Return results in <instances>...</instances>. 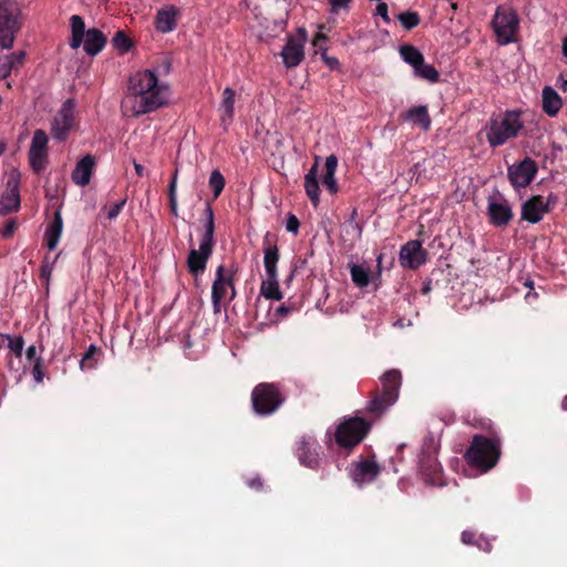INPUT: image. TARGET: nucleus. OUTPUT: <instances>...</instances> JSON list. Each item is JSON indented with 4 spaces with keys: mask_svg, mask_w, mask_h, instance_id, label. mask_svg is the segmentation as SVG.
I'll use <instances>...</instances> for the list:
<instances>
[{
    "mask_svg": "<svg viewBox=\"0 0 567 567\" xmlns=\"http://www.w3.org/2000/svg\"><path fill=\"white\" fill-rule=\"evenodd\" d=\"M169 85L161 81L155 72L143 70L130 78V85L122 101V110L126 115L140 116L163 107L171 100Z\"/></svg>",
    "mask_w": 567,
    "mask_h": 567,
    "instance_id": "nucleus-1",
    "label": "nucleus"
},
{
    "mask_svg": "<svg viewBox=\"0 0 567 567\" xmlns=\"http://www.w3.org/2000/svg\"><path fill=\"white\" fill-rule=\"evenodd\" d=\"M522 128L520 114L516 111H509L492 117L484 126L483 132L488 144L492 147H497L516 137Z\"/></svg>",
    "mask_w": 567,
    "mask_h": 567,
    "instance_id": "nucleus-2",
    "label": "nucleus"
},
{
    "mask_svg": "<svg viewBox=\"0 0 567 567\" xmlns=\"http://www.w3.org/2000/svg\"><path fill=\"white\" fill-rule=\"evenodd\" d=\"M206 216L207 220L205 223L203 234L199 238V246L198 248H192L187 258L188 269L195 276L204 272L207 260L212 256L213 247L215 244L214 213L209 206L206 208Z\"/></svg>",
    "mask_w": 567,
    "mask_h": 567,
    "instance_id": "nucleus-3",
    "label": "nucleus"
},
{
    "mask_svg": "<svg viewBox=\"0 0 567 567\" xmlns=\"http://www.w3.org/2000/svg\"><path fill=\"white\" fill-rule=\"evenodd\" d=\"M22 13L19 4L7 0L0 3V48L9 50L21 28Z\"/></svg>",
    "mask_w": 567,
    "mask_h": 567,
    "instance_id": "nucleus-4",
    "label": "nucleus"
},
{
    "mask_svg": "<svg viewBox=\"0 0 567 567\" xmlns=\"http://www.w3.org/2000/svg\"><path fill=\"white\" fill-rule=\"evenodd\" d=\"M499 456V446L496 441L484 436H475L465 457L472 465L486 472L495 466Z\"/></svg>",
    "mask_w": 567,
    "mask_h": 567,
    "instance_id": "nucleus-5",
    "label": "nucleus"
},
{
    "mask_svg": "<svg viewBox=\"0 0 567 567\" xmlns=\"http://www.w3.org/2000/svg\"><path fill=\"white\" fill-rule=\"evenodd\" d=\"M492 28L499 45H507L516 41L519 30V18L515 10L507 6L496 8L492 20Z\"/></svg>",
    "mask_w": 567,
    "mask_h": 567,
    "instance_id": "nucleus-6",
    "label": "nucleus"
},
{
    "mask_svg": "<svg viewBox=\"0 0 567 567\" xmlns=\"http://www.w3.org/2000/svg\"><path fill=\"white\" fill-rule=\"evenodd\" d=\"M381 382L383 388L382 395L370 403V410L375 413H382L396 401L401 384V374L396 370L388 371L382 375Z\"/></svg>",
    "mask_w": 567,
    "mask_h": 567,
    "instance_id": "nucleus-7",
    "label": "nucleus"
},
{
    "mask_svg": "<svg viewBox=\"0 0 567 567\" xmlns=\"http://www.w3.org/2000/svg\"><path fill=\"white\" fill-rule=\"evenodd\" d=\"M251 402L256 413L267 415L275 412L282 400L272 384H259L252 391Z\"/></svg>",
    "mask_w": 567,
    "mask_h": 567,
    "instance_id": "nucleus-8",
    "label": "nucleus"
},
{
    "mask_svg": "<svg viewBox=\"0 0 567 567\" xmlns=\"http://www.w3.org/2000/svg\"><path fill=\"white\" fill-rule=\"evenodd\" d=\"M368 429V424L362 419H349L338 426L336 441L342 447H352L364 437Z\"/></svg>",
    "mask_w": 567,
    "mask_h": 567,
    "instance_id": "nucleus-9",
    "label": "nucleus"
},
{
    "mask_svg": "<svg viewBox=\"0 0 567 567\" xmlns=\"http://www.w3.org/2000/svg\"><path fill=\"white\" fill-rule=\"evenodd\" d=\"M307 42V31L303 28L288 37L287 43L281 50V58L286 68H295L301 63L305 56V44Z\"/></svg>",
    "mask_w": 567,
    "mask_h": 567,
    "instance_id": "nucleus-10",
    "label": "nucleus"
},
{
    "mask_svg": "<svg viewBox=\"0 0 567 567\" xmlns=\"http://www.w3.org/2000/svg\"><path fill=\"white\" fill-rule=\"evenodd\" d=\"M233 270L219 266L216 271V279L212 287V299L215 311L219 310V303L225 299H233L235 289L233 284Z\"/></svg>",
    "mask_w": 567,
    "mask_h": 567,
    "instance_id": "nucleus-11",
    "label": "nucleus"
},
{
    "mask_svg": "<svg viewBox=\"0 0 567 567\" xmlns=\"http://www.w3.org/2000/svg\"><path fill=\"white\" fill-rule=\"evenodd\" d=\"M20 173L12 169L7 177L6 190L0 198V215H7L20 207Z\"/></svg>",
    "mask_w": 567,
    "mask_h": 567,
    "instance_id": "nucleus-12",
    "label": "nucleus"
},
{
    "mask_svg": "<svg viewBox=\"0 0 567 567\" xmlns=\"http://www.w3.org/2000/svg\"><path fill=\"white\" fill-rule=\"evenodd\" d=\"M75 104L72 100L63 103L52 122L51 134L55 140H64L74 123Z\"/></svg>",
    "mask_w": 567,
    "mask_h": 567,
    "instance_id": "nucleus-13",
    "label": "nucleus"
},
{
    "mask_svg": "<svg viewBox=\"0 0 567 567\" xmlns=\"http://www.w3.org/2000/svg\"><path fill=\"white\" fill-rule=\"evenodd\" d=\"M487 214L491 223L498 227L507 225L513 218L512 208L501 194H494L488 197Z\"/></svg>",
    "mask_w": 567,
    "mask_h": 567,
    "instance_id": "nucleus-14",
    "label": "nucleus"
},
{
    "mask_svg": "<svg viewBox=\"0 0 567 567\" xmlns=\"http://www.w3.org/2000/svg\"><path fill=\"white\" fill-rule=\"evenodd\" d=\"M402 267L416 269L427 260V251L422 247L421 241L411 240L402 246L399 255Z\"/></svg>",
    "mask_w": 567,
    "mask_h": 567,
    "instance_id": "nucleus-15",
    "label": "nucleus"
},
{
    "mask_svg": "<svg viewBox=\"0 0 567 567\" xmlns=\"http://www.w3.org/2000/svg\"><path fill=\"white\" fill-rule=\"evenodd\" d=\"M48 159V136L44 131L37 130L33 134L30 151L29 161L32 168L37 172L42 171L45 167Z\"/></svg>",
    "mask_w": 567,
    "mask_h": 567,
    "instance_id": "nucleus-16",
    "label": "nucleus"
},
{
    "mask_svg": "<svg viewBox=\"0 0 567 567\" xmlns=\"http://www.w3.org/2000/svg\"><path fill=\"white\" fill-rule=\"evenodd\" d=\"M537 172V166L530 158H525L520 163L512 165L508 168V177L515 188L526 187L533 181Z\"/></svg>",
    "mask_w": 567,
    "mask_h": 567,
    "instance_id": "nucleus-17",
    "label": "nucleus"
},
{
    "mask_svg": "<svg viewBox=\"0 0 567 567\" xmlns=\"http://www.w3.org/2000/svg\"><path fill=\"white\" fill-rule=\"evenodd\" d=\"M548 210V205L542 196H534L523 204L522 218L529 223H538L545 213Z\"/></svg>",
    "mask_w": 567,
    "mask_h": 567,
    "instance_id": "nucleus-18",
    "label": "nucleus"
},
{
    "mask_svg": "<svg viewBox=\"0 0 567 567\" xmlns=\"http://www.w3.org/2000/svg\"><path fill=\"white\" fill-rule=\"evenodd\" d=\"M379 473V467L374 462L362 461L357 463L350 474L354 483L363 485L372 482Z\"/></svg>",
    "mask_w": 567,
    "mask_h": 567,
    "instance_id": "nucleus-19",
    "label": "nucleus"
},
{
    "mask_svg": "<svg viewBox=\"0 0 567 567\" xmlns=\"http://www.w3.org/2000/svg\"><path fill=\"white\" fill-rule=\"evenodd\" d=\"M236 92L226 87L221 94V101L218 107L220 114V122L224 128H227L234 120L235 113Z\"/></svg>",
    "mask_w": 567,
    "mask_h": 567,
    "instance_id": "nucleus-20",
    "label": "nucleus"
},
{
    "mask_svg": "<svg viewBox=\"0 0 567 567\" xmlns=\"http://www.w3.org/2000/svg\"><path fill=\"white\" fill-rule=\"evenodd\" d=\"M95 166V159L91 155L81 158L72 172V181L79 186H85L90 183Z\"/></svg>",
    "mask_w": 567,
    "mask_h": 567,
    "instance_id": "nucleus-21",
    "label": "nucleus"
},
{
    "mask_svg": "<svg viewBox=\"0 0 567 567\" xmlns=\"http://www.w3.org/2000/svg\"><path fill=\"white\" fill-rule=\"evenodd\" d=\"M178 10L174 6H165L158 10L155 19L156 30L167 33L174 30Z\"/></svg>",
    "mask_w": 567,
    "mask_h": 567,
    "instance_id": "nucleus-22",
    "label": "nucleus"
},
{
    "mask_svg": "<svg viewBox=\"0 0 567 567\" xmlns=\"http://www.w3.org/2000/svg\"><path fill=\"white\" fill-rule=\"evenodd\" d=\"M105 43V35L97 29H89L82 41L83 49L89 55H96L103 50Z\"/></svg>",
    "mask_w": 567,
    "mask_h": 567,
    "instance_id": "nucleus-23",
    "label": "nucleus"
},
{
    "mask_svg": "<svg viewBox=\"0 0 567 567\" xmlns=\"http://www.w3.org/2000/svg\"><path fill=\"white\" fill-rule=\"evenodd\" d=\"M305 190L313 206L320 200V188L318 182V159L305 176Z\"/></svg>",
    "mask_w": 567,
    "mask_h": 567,
    "instance_id": "nucleus-24",
    "label": "nucleus"
},
{
    "mask_svg": "<svg viewBox=\"0 0 567 567\" xmlns=\"http://www.w3.org/2000/svg\"><path fill=\"white\" fill-rule=\"evenodd\" d=\"M317 444L311 439H303L300 443V447L298 449V457L299 461L308 466L315 467L318 464V449Z\"/></svg>",
    "mask_w": 567,
    "mask_h": 567,
    "instance_id": "nucleus-25",
    "label": "nucleus"
},
{
    "mask_svg": "<svg viewBox=\"0 0 567 567\" xmlns=\"http://www.w3.org/2000/svg\"><path fill=\"white\" fill-rule=\"evenodd\" d=\"M543 110L549 116H555L563 106L561 97L551 86H545L542 92Z\"/></svg>",
    "mask_w": 567,
    "mask_h": 567,
    "instance_id": "nucleus-26",
    "label": "nucleus"
},
{
    "mask_svg": "<svg viewBox=\"0 0 567 567\" xmlns=\"http://www.w3.org/2000/svg\"><path fill=\"white\" fill-rule=\"evenodd\" d=\"M404 120L415 126H420L424 131L429 130L431 125V118L429 116L427 109L423 105L414 106L408 110L404 113Z\"/></svg>",
    "mask_w": 567,
    "mask_h": 567,
    "instance_id": "nucleus-27",
    "label": "nucleus"
},
{
    "mask_svg": "<svg viewBox=\"0 0 567 567\" xmlns=\"http://www.w3.org/2000/svg\"><path fill=\"white\" fill-rule=\"evenodd\" d=\"M25 53L23 51L3 54L0 56V80L10 75L11 71L21 65L24 61Z\"/></svg>",
    "mask_w": 567,
    "mask_h": 567,
    "instance_id": "nucleus-28",
    "label": "nucleus"
},
{
    "mask_svg": "<svg viewBox=\"0 0 567 567\" xmlns=\"http://www.w3.org/2000/svg\"><path fill=\"white\" fill-rule=\"evenodd\" d=\"M338 166V158L334 155H330L326 158L324 174L322 176V183L332 194L337 193L338 184L336 181V171Z\"/></svg>",
    "mask_w": 567,
    "mask_h": 567,
    "instance_id": "nucleus-29",
    "label": "nucleus"
},
{
    "mask_svg": "<svg viewBox=\"0 0 567 567\" xmlns=\"http://www.w3.org/2000/svg\"><path fill=\"white\" fill-rule=\"evenodd\" d=\"M62 228H63V221L61 214L58 212L55 213L53 223L48 227L45 231V243L50 250H53L56 248L61 235H62Z\"/></svg>",
    "mask_w": 567,
    "mask_h": 567,
    "instance_id": "nucleus-30",
    "label": "nucleus"
},
{
    "mask_svg": "<svg viewBox=\"0 0 567 567\" xmlns=\"http://www.w3.org/2000/svg\"><path fill=\"white\" fill-rule=\"evenodd\" d=\"M279 260L278 250L276 247L267 246L264 249V266L266 277L278 278L277 262Z\"/></svg>",
    "mask_w": 567,
    "mask_h": 567,
    "instance_id": "nucleus-31",
    "label": "nucleus"
},
{
    "mask_svg": "<svg viewBox=\"0 0 567 567\" xmlns=\"http://www.w3.org/2000/svg\"><path fill=\"white\" fill-rule=\"evenodd\" d=\"M87 30H85V24L83 19L80 16H72L71 17V32L72 38L70 45L72 49H78L83 41V38L85 35Z\"/></svg>",
    "mask_w": 567,
    "mask_h": 567,
    "instance_id": "nucleus-32",
    "label": "nucleus"
},
{
    "mask_svg": "<svg viewBox=\"0 0 567 567\" xmlns=\"http://www.w3.org/2000/svg\"><path fill=\"white\" fill-rule=\"evenodd\" d=\"M260 293L271 300H281L282 292L280 291L278 278L266 277L260 286Z\"/></svg>",
    "mask_w": 567,
    "mask_h": 567,
    "instance_id": "nucleus-33",
    "label": "nucleus"
},
{
    "mask_svg": "<svg viewBox=\"0 0 567 567\" xmlns=\"http://www.w3.org/2000/svg\"><path fill=\"white\" fill-rule=\"evenodd\" d=\"M350 274L352 281L360 288L369 285L370 281V269L363 265H352L350 267Z\"/></svg>",
    "mask_w": 567,
    "mask_h": 567,
    "instance_id": "nucleus-34",
    "label": "nucleus"
},
{
    "mask_svg": "<svg viewBox=\"0 0 567 567\" xmlns=\"http://www.w3.org/2000/svg\"><path fill=\"white\" fill-rule=\"evenodd\" d=\"M414 72L419 78L435 83L439 81V72L431 64L424 63V60L414 68Z\"/></svg>",
    "mask_w": 567,
    "mask_h": 567,
    "instance_id": "nucleus-35",
    "label": "nucleus"
},
{
    "mask_svg": "<svg viewBox=\"0 0 567 567\" xmlns=\"http://www.w3.org/2000/svg\"><path fill=\"white\" fill-rule=\"evenodd\" d=\"M400 54L406 63L413 66V69L423 60L421 52L411 45H403L400 49Z\"/></svg>",
    "mask_w": 567,
    "mask_h": 567,
    "instance_id": "nucleus-36",
    "label": "nucleus"
},
{
    "mask_svg": "<svg viewBox=\"0 0 567 567\" xmlns=\"http://www.w3.org/2000/svg\"><path fill=\"white\" fill-rule=\"evenodd\" d=\"M112 44L120 53H126L132 47L131 40L123 31H117L115 33L112 39Z\"/></svg>",
    "mask_w": 567,
    "mask_h": 567,
    "instance_id": "nucleus-37",
    "label": "nucleus"
},
{
    "mask_svg": "<svg viewBox=\"0 0 567 567\" xmlns=\"http://www.w3.org/2000/svg\"><path fill=\"white\" fill-rule=\"evenodd\" d=\"M209 186L214 192V198H217L225 187V178L219 171L215 169L212 172Z\"/></svg>",
    "mask_w": 567,
    "mask_h": 567,
    "instance_id": "nucleus-38",
    "label": "nucleus"
},
{
    "mask_svg": "<svg viewBox=\"0 0 567 567\" xmlns=\"http://www.w3.org/2000/svg\"><path fill=\"white\" fill-rule=\"evenodd\" d=\"M399 20L406 29H412L416 27L420 22L419 16L412 11H405L399 14Z\"/></svg>",
    "mask_w": 567,
    "mask_h": 567,
    "instance_id": "nucleus-39",
    "label": "nucleus"
},
{
    "mask_svg": "<svg viewBox=\"0 0 567 567\" xmlns=\"http://www.w3.org/2000/svg\"><path fill=\"white\" fill-rule=\"evenodd\" d=\"M125 203H126V200L122 199V200H120V202H117L115 204L105 205L102 208V212L105 214L107 219L113 220V219H115L118 216V214L123 209Z\"/></svg>",
    "mask_w": 567,
    "mask_h": 567,
    "instance_id": "nucleus-40",
    "label": "nucleus"
},
{
    "mask_svg": "<svg viewBox=\"0 0 567 567\" xmlns=\"http://www.w3.org/2000/svg\"><path fill=\"white\" fill-rule=\"evenodd\" d=\"M8 347L10 350L17 355H22V350L24 346V341L21 337L11 338L10 336L7 339Z\"/></svg>",
    "mask_w": 567,
    "mask_h": 567,
    "instance_id": "nucleus-41",
    "label": "nucleus"
},
{
    "mask_svg": "<svg viewBox=\"0 0 567 567\" xmlns=\"http://www.w3.org/2000/svg\"><path fill=\"white\" fill-rule=\"evenodd\" d=\"M32 375L37 383H41L43 381L44 374L42 371V364L40 359L35 360L34 367L32 369Z\"/></svg>",
    "mask_w": 567,
    "mask_h": 567,
    "instance_id": "nucleus-42",
    "label": "nucleus"
},
{
    "mask_svg": "<svg viewBox=\"0 0 567 567\" xmlns=\"http://www.w3.org/2000/svg\"><path fill=\"white\" fill-rule=\"evenodd\" d=\"M299 220L295 215H289L286 223V228L292 234H297L299 230Z\"/></svg>",
    "mask_w": 567,
    "mask_h": 567,
    "instance_id": "nucleus-43",
    "label": "nucleus"
},
{
    "mask_svg": "<svg viewBox=\"0 0 567 567\" xmlns=\"http://www.w3.org/2000/svg\"><path fill=\"white\" fill-rule=\"evenodd\" d=\"M94 352H95V348L93 346L90 347V349L87 350V352L85 353L84 358L81 361L80 367L82 370L92 369L94 367L93 364L89 363V360H91Z\"/></svg>",
    "mask_w": 567,
    "mask_h": 567,
    "instance_id": "nucleus-44",
    "label": "nucleus"
},
{
    "mask_svg": "<svg viewBox=\"0 0 567 567\" xmlns=\"http://www.w3.org/2000/svg\"><path fill=\"white\" fill-rule=\"evenodd\" d=\"M349 2L350 0H329L332 12H338L339 10L347 8Z\"/></svg>",
    "mask_w": 567,
    "mask_h": 567,
    "instance_id": "nucleus-45",
    "label": "nucleus"
},
{
    "mask_svg": "<svg viewBox=\"0 0 567 567\" xmlns=\"http://www.w3.org/2000/svg\"><path fill=\"white\" fill-rule=\"evenodd\" d=\"M16 227H17L16 221H14V220H10V221H9V223H7V225H6V226L0 230L1 236H2V237H4V238L10 237V236L13 234V231H14Z\"/></svg>",
    "mask_w": 567,
    "mask_h": 567,
    "instance_id": "nucleus-46",
    "label": "nucleus"
},
{
    "mask_svg": "<svg viewBox=\"0 0 567 567\" xmlns=\"http://www.w3.org/2000/svg\"><path fill=\"white\" fill-rule=\"evenodd\" d=\"M377 14L380 16L385 22H390L388 14V6L383 2L377 6Z\"/></svg>",
    "mask_w": 567,
    "mask_h": 567,
    "instance_id": "nucleus-47",
    "label": "nucleus"
},
{
    "mask_svg": "<svg viewBox=\"0 0 567 567\" xmlns=\"http://www.w3.org/2000/svg\"><path fill=\"white\" fill-rule=\"evenodd\" d=\"M326 40L323 33L318 32L312 40V45L318 49V51H326V49L321 45V42Z\"/></svg>",
    "mask_w": 567,
    "mask_h": 567,
    "instance_id": "nucleus-48",
    "label": "nucleus"
},
{
    "mask_svg": "<svg viewBox=\"0 0 567 567\" xmlns=\"http://www.w3.org/2000/svg\"><path fill=\"white\" fill-rule=\"evenodd\" d=\"M168 195H177V171L174 173L169 183Z\"/></svg>",
    "mask_w": 567,
    "mask_h": 567,
    "instance_id": "nucleus-49",
    "label": "nucleus"
},
{
    "mask_svg": "<svg viewBox=\"0 0 567 567\" xmlns=\"http://www.w3.org/2000/svg\"><path fill=\"white\" fill-rule=\"evenodd\" d=\"M477 546L480 548H482L483 550L485 551H489L491 550V543L488 539L484 538V537H480L476 542Z\"/></svg>",
    "mask_w": 567,
    "mask_h": 567,
    "instance_id": "nucleus-50",
    "label": "nucleus"
},
{
    "mask_svg": "<svg viewBox=\"0 0 567 567\" xmlns=\"http://www.w3.org/2000/svg\"><path fill=\"white\" fill-rule=\"evenodd\" d=\"M169 196V206L172 214L177 216L178 208H177V195H168Z\"/></svg>",
    "mask_w": 567,
    "mask_h": 567,
    "instance_id": "nucleus-51",
    "label": "nucleus"
},
{
    "mask_svg": "<svg viewBox=\"0 0 567 567\" xmlns=\"http://www.w3.org/2000/svg\"><path fill=\"white\" fill-rule=\"evenodd\" d=\"M425 481L429 483V484H432V485H442V482L439 477V470L435 468L434 470V476L431 477V476H426Z\"/></svg>",
    "mask_w": 567,
    "mask_h": 567,
    "instance_id": "nucleus-52",
    "label": "nucleus"
},
{
    "mask_svg": "<svg viewBox=\"0 0 567 567\" xmlns=\"http://www.w3.org/2000/svg\"><path fill=\"white\" fill-rule=\"evenodd\" d=\"M472 538H473V534L471 532L465 530L462 533V542L464 544H471Z\"/></svg>",
    "mask_w": 567,
    "mask_h": 567,
    "instance_id": "nucleus-53",
    "label": "nucleus"
},
{
    "mask_svg": "<svg viewBox=\"0 0 567 567\" xmlns=\"http://www.w3.org/2000/svg\"><path fill=\"white\" fill-rule=\"evenodd\" d=\"M37 355V349L34 346H30L28 349H27V358L29 360H33Z\"/></svg>",
    "mask_w": 567,
    "mask_h": 567,
    "instance_id": "nucleus-54",
    "label": "nucleus"
},
{
    "mask_svg": "<svg viewBox=\"0 0 567 567\" xmlns=\"http://www.w3.org/2000/svg\"><path fill=\"white\" fill-rule=\"evenodd\" d=\"M557 85L560 90L563 91H567V80L564 79L563 76H559L558 80H557Z\"/></svg>",
    "mask_w": 567,
    "mask_h": 567,
    "instance_id": "nucleus-55",
    "label": "nucleus"
},
{
    "mask_svg": "<svg viewBox=\"0 0 567 567\" xmlns=\"http://www.w3.org/2000/svg\"><path fill=\"white\" fill-rule=\"evenodd\" d=\"M134 168H135V172H136V174L138 176H143L144 175L145 169H144V167L140 163L134 162Z\"/></svg>",
    "mask_w": 567,
    "mask_h": 567,
    "instance_id": "nucleus-56",
    "label": "nucleus"
},
{
    "mask_svg": "<svg viewBox=\"0 0 567 567\" xmlns=\"http://www.w3.org/2000/svg\"><path fill=\"white\" fill-rule=\"evenodd\" d=\"M563 54L567 59V37L563 40Z\"/></svg>",
    "mask_w": 567,
    "mask_h": 567,
    "instance_id": "nucleus-57",
    "label": "nucleus"
},
{
    "mask_svg": "<svg viewBox=\"0 0 567 567\" xmlns=\"http://www.w3.org/2000/svg\"><path fill=\"white\" fill-rule=\"evenodd\" d=\"M261 485L259 478L252 480L249 482L250 487H259Z\"/></svg>",
    "mask_w": 567,
    "mask_h": 567,
    "instance_id": "nucleus-58",
    "label": "nucleus"
},
{
    "mask_svg": "<svg viewBox=\"0 0 567 567\" xmlns=\"http://www.w3.org/2000/svg\"><path fill=\"white\" fill-rule=\"evenodd\" d=\"M8 334L0 333V348L7 343Z\"/></svg>",
    "mask_w": 567,
    "mask_h": 567,
    "instance_id": "nucleus-59",
    "label": "nucleus"
},
{
    "mask_svg": "<svg viewBox=\"0 0 567 567\" xmlns=\"http://www.w3.org/2000/svg\"><path fill=\"white\" fill-rule=\"evenodd\" d=\"M525 298L528 302H532L533 299L536 298V293L532 295L530 292H528Z\"/></svg>",
    "mask_w": 567,
    "mask_h": 567,
    "instance_id": "nucleus-60",
    "label": "nucleus"
},
{
    "mask_svg": "<svg viewBox=\"0 0 567 567\" xmlns=\"http://www.w3.org/2000/svg\"><path fill=\"white\" fill-rule=\"evenodd\" d=\"M327 61H328V63H329L330 65H334V64H337V60H336V59H327Z\"/></svg>",
    "mask_w": 567,
    "mask_h": 567,
    "instance_id": "nucleus-61",
    "label": "nucleus"
},
{
    "mask_svg": "<svg viewBox=\"0 0 567 567\" xmlns=\"http://www.w3.org/2000/svg\"><path fill=\"white\" fill-rule=\"evenodd\" d=\"M4 150H6V145L3 143H0V155L3 154Z\"/></svg>",
    "mask_w": 567,
    "mask_h": 567,
    "instance_id": "nucleus-62",
    "label": "nucleus"
},
{
    "mask_svg": "<svg viewBox=\"0 0 567 567\" xmlns=\"http://www.w3.org/2000/svg\"><path fill=\"white\" fill-rule=\"evenodd\" d=\"M525 286H527L529 289H533V281H526Z\"/></svg>",
    "mask_w": 567,
    "mask_h": 567,
    "instance_id": "nucleus-63",
    "label": "nucleus"
},
{
    "mask_svg": "<svg viewBox=\"0 0 567 567\" xmlns=\"http://www.w3.org/2000/svg\"><path fill=\"white\" fill-rule=\"evenodd\" d=\"M563 408H564L565 410H567V396H566V398L564 399V401H563Z\"/></svg>",
    "mask_w": 567,
    "mask_h": 567,
    "instance_id": "nucleus-64",
    "label": "nucleus"
}]
</instances>
